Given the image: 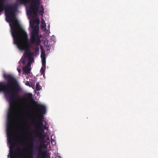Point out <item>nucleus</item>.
<instances>
[{
	"label": "nucleus",
	"mask_w": 158,
	"mask_h": 158,
	"mask_svg": "<svg viewBox=\"0 0 158 158\" xmlns=\"http://www.w3.org/2000/svg\"><path fill=\"white\" fill-rule=\"evenodd\" d=\"M29 60V61H30V60H31V62H32L34 60L33 58L32 57H31V58L30 59H28Z\"/></svg>",
	"instance_id": "c85d7f7f"
},
{
	"label": "nucleus",
	"mask_w": 158,
	"mask_h": 158,
	"mask_svg": "<svg viewBox=\"0 0 158 158\" xmlns=\"http://www.w3.org/2000/svg\"><path fill=\"white\" fill-rule=\"evenodd\" d=\"M45 125H44L46 126H47V123L46 122V121L44 122Z\"/></svg>",
	"instance_id": "2f4dec72"
},
{
	"label": "nucleus",
	"mask_w": 158,
	"mask_h": 158,
	"mask_svg": "<svg viewBox=\"0 0 158 158\" xmlns=\"http://www.w3.org/2000/svg\"><path fill=\"white\" fill-rule=\"evenodd\" d=\"M15 139H13L12 137L11 138H8V142L10 145V150H13V148L15 147V145L16 144L15 143Z\"/></svg>",
	"instance_id": "1a4fd4ad"
},
{
	"label": "nucleus",
	"mask_w": 158,
	"mask_h": 158,
	"mask_svg": "<svg viewBox=\"0 0 158 158\" xmlns=\"http://www.w3.org/2000/svg\"><path fill=\"white\" fill-rule=\"evenodd\" d=\"M36 11H32V13H33V15H34V16H36L37 15V12H36Z\"/></svg>",
	"instance_id": "b1692460"
},
{
	"label": "nucleus",
	"mask_w": 158,
	"mask_h": 158,
	"mask_svg": "<svg viewBox=\"0 0 158 158\" xmlns=\"http://www.w3.org/2000/svg\"><path fill=\"white\" fill-rule=\"evenodd\" d=\"M30 27L32 29V30H31V35H32V31L35 30V29H36L38 31V33L39 32V27L38 26H36L34 28V22H31V21L30 22Z\"/></svg>",
	"instance_id": "9b49d317"
},
{
	"label": "nucleus",
	"mask_w": 158,
	"mask_h": 158,
	"mask_svg": "<svg viewBox=\"0 0 158 158\" xmlns=\"http://www.w3.org/2000/svg\"><path fill=\"white\" fill-rule=\"evenodd\" d=\"M46 69V66H42L40 69V72L41 73V74H43V76L44 75V72Z\"/></svg>",
	"instance_id": "2eb2a0df"
},
{
	"label": "nucleus",
	"mask_w": 158,
	"mask_h": 158,
	"mask_svg": "<svg viewBox=\"0 0 158 158\" xmlns=\"http://www.w3.org/2000/svg\"><path fill=\"white\" fill-rule=\"evenodd\" d=\"M32 63V62H31V60H30L29 62L27 63V66H28L29 67L31 66V65Z\"/></svg>",
	"instance_id": "4be33fe9"
},
{
	"label": "nucleus",
	"mask_w": 158,
	"mask_h": 158,
	"mask_svg": "<svg viewBox=\"0 0 158 158\" xmlns=\"http://www.w3.org/2000/svg\"><path fill=\"white\" fill-rule=\"evenodd\" d=\"M23 71L26 73H29L31 71V69L28 66H26L23 68Z\"/></svg>",
	"instance_id": "f8f14e48"
},
{
	"label": "nucleus",
	"mask_w": 158,
	"mask_h": 158,
	"mask_svg": "<svg viewBox=\"0 0 158 158\" xmlns=\"http://www.w3.org/2000/svg\"><path fill=\"white\" fill-rule=\"evenodd\" d=\"M15 12V11H13ZM11 20H10L6 17V19L8 20L9 22H12L13 27H11V33L14 39V43L16 44L18 48L21 51L24 50L23 56L27 57L28 59H30L35 55L34 52H31L30 49V45L28 42L27 35L26 32L23 30H21L19 32L18 30L17 25L19 23L17 20L13 21V19H15L16 17L14 18L11 17Z\"/></svg>",
	"instance_id": "f03ea898"
},
{
	"label": "nucleus",
	"mask_w": 158,
	"mask_h": 158,
	"mask_svg": "<svg viewBox=\"0 0 158 158\" xmlns=\"http://www.w3.org/2000/svg\"><path fill=\"white\" fill-rule=\"evenodd\" d=\"M36 23H38V24L39 23V20L38 19H37L36 20Z\"/></svg>",
	"instance_id": "7c9ffc66"
},
{
	"label": "nucleus",
	"mask_w": 158,
	"mask_h": 158,
	"mask_svg": "<svg viewBox=\"0 0 158 158\" xmlns=\"http://www.w3.org/2000/svg\"><path fill=\"white\" fill-rule=\"evenodd\" d=\"M31 148H32L33 147V143H32L31 145Z\"/></svg>",
	"instance_id": "473e14b6"
},
{
	"label": "nucleus",
	"mask_w": 158,
	"mask_h": 158,
	"mask_svg": "<svg viewBox=\"0 0 158 158\" xmlns=\"http://www.w3.org/2000/svg\"><path fill=\"white\" fill-rule=\"evenodd\" d=\"M41 59H46L45 57V52L44 51H43L42 50V49H41Z\"/></svg>",
	"instance_id": "4468645a"
},
{
	"label": "nucleus",
	"mask_w": 158,
	"mask_h": 158,
	"mask_svg": "<svg viewBox=\"0 0 158 158\" xmlns=\"http://www.w3.org/2000/svg\"><path fill=\"white\" fill-rule=\"evenodd\" d=\"M46 26V25L45 24H41V27L43 29L44 28V27Z\"/></svg>",
	"instance_id": "a878e982"
},
{
	"label": "nucleus",
	"mask_w": 158,
	"mask_h": 158,
	"mask_svg": "<svg viewBox=\"0 0 158 158\" xmlns=\"http://www.w3.org/2000/svg\"><path fill=\"white\" fill-rule=\"evenodd\" d=\"M22 149L19 148H18L15 151L16 152H19L21 151L22 150Z\"/></svg>",
	"instance_id": "393cba45"
},
{
	"label": "nucleus",
	"mask_w": 158,
	"mask_h": 158,
	"mask_svg": "<svg viewBox=\"0 0 158 158\" xmlns=\"http://www.w3.org/2000/svg\"><path fill=\"white\" fill-rule=\"evenodd\" d=\"M47 139V141H48V142H50V139H49V138L48 137H47L46 138Z\"/></svg>",
	"instance_id": "c756f323"
},
{
	"label": "nucleus",
	"mask_w": 158,
	"mask_h": 158,
	"mask_svg": "<svg viewBox=\"0 0 158 158\" xmlns=\"http://www.w3.org/2000/svg\"><path fill=\"white\" fill-rule=\"evenodd\" d=\"M27 97L29 98L32 99V94H29L27 95Z\"/></svg>",
	"instance_id": "412c9836"
},
{
	"label": "nucleus",
	"mask_w": 158,
	"mask_h": 158,
	"mask_svg": "<svg viewBox=\"0 0 158 158\" xmlns=\"http://www.w3.org/2000/svg\"><path fill=\"white\" fill-rule=\"evenodd\" d=\"M9 154L10 155V158H26L24 156H22V155H16L13 151H12L11 153L10 152Z\"/></svg>",
	"instance_id": "9d476101"
},
{
	"label": "nucleus",
	"mask_w": 158,
	"mask_h": 158,
	"mask_svg": "<svg viewBox=\"0 0 158 158\" xmlns=\"http://www.w3.org/2000/svg\"><path fill=\"white\" fill-rule=\"evenodd\" d=\"M17 70H18V71L19 72V73H21V69H17Z\"/></svg>",
	"instance_id": "cd10ccee"
},
{
	"label": "nucleus",
	"mask_w": 158,
	"mask_h": 158,
	"mask_svg": "<svg viewBox=\"0 0 158 158\" xmlns=\"http://www.w3.org/2000/svg\"><path fill=\"white\" fill-rule=\"evenodd\" d=\"M38 11L39 15H40L42 17H43L44 13V8L42 6H41L39 10Z\"/></svg>",
	"instance_id": "ddd939ff"
},
{
	"label": "nucleus",
	"mask_w": 158,
	"mask_h": 158,
	"mask_svg": "<svg viewBox=\"0 0 158 158\" xmlns=\"http://www.w3.org/2000/svg\"><path fill=\"white\" fill-rule=\"evenodd\" d=\"M32 3L33 6H31L28 8L27 11V14L28 15H31L32 11H38V7L40 4V0H32Z\"/></svg>",
	"instance_id": "423d86ee"
},
{
	"label": "nucleus",
	"mask_w": 158,
	"mask_h": 158,
	"mask_svg": "<svg viewBox=\"0 0 158 158\" xmlns=\"http://www.w3.org/2000/svg\"><path fill=\"white\" fill-rule=\"evenodd\" d=\"M41 89V87L39 83V82H37L36 84V90L39 91Z\"/></svg>",
	"instance_id": "dca6fc26"
},
{
	"label": "nucleus",
	"mask_w": 158,
	"mask_h": 158,
	"mask_svg": "<svg viewBox=\"0 0 158 158\" xmlns=\"http://www.w3.org/2000/svg\"><path fill=\"white\" fill-rule=\"evenodd\" d=\"M45 24L44 21L43 20V19H42L41 24Z\"/></svg>",
	"instance_id": "bb28decb"
},
{
	"label": "nucleus",
	"mask_w": 158,
	"mask_h": 158,
	"mask_svg": "<svg viewBox=\"0 0 158 158\" xmlns=\"http://www.w3.org/2000/svg\"><path fill=\"white\" fill-rule=\"evenodd\" d=\"M31 152L30 155L29 156V158H33V150L32 149H31Z\"/></svg>",
	"instance_id": "a211bd4d"
},
{
	"label": "nucleus",
	"mask_w": 158,
	"mask_h": 158,
	"mask_svg": "<svg viewBox=\"0 0 158 158\" xmlns=\"http://www.w3.org/2000/svg\"><path fill=\"white\" fill-rule=\"evenodd\" d=\"M32 35L31 36V44L35 43V55L39 54V46L40 43V39L38 34V31L36 29L33 31L32 32Z\"/></svg>",
	"instance_id": "20e7f679"
},
{
	"label": "nucleus",
	"mask_w": 158,
	"mask_h": 158,
	"mask_svg": "<svg viewBox=\"0 0 158 158\" xmlns=\"http://www.w3.org/2000/svg\"><path fill=\"white\" fill-rule=\"evenodd\" d=\"M38 128V129L37 130L36 132L37 136L39 137L40 139L43 140L46 137V135L44 134V130L40 126H39Z\"/></svg>",
	"instance_id": "0eeeda50"
},
{
	"label": "nucleus",
	"mask_w": 158,
	"mask_h": 158,
	"mask_svg": "<svg viewBox=\"0 0 158 158\" xmlns=\"http://www.w3.org/2000/svg\"><path fill=\"white\" fill-rule=\"evenodd\" d=\"M38 155L39 156L36 158H46L48 156V154L47 152L44 151L41 148L39 150Z\"/></svg>",
	"instance_id": "6e6552de"
},
{
	"label": "nucleus",
	"mask_w": 158,
	"mask_h": 158,
	"mask_svg": "<svg viewBox=\"0 0 158 158\" xmlns=\"http://www.w3.org/2000/svg\"><path fill=\"white\" fill-rule=\"evenodd\" d=\"M25 85L28 86H31V85H30V83L28 81H27L26 82Z\"/></svg>",
	"instance_id": "5701e85b"
},
{
	"label": "nucleus",
	"mask_w": 158,
	"mask_h": 158,
	"mask_svg": "<svg viewBox=\"0 0 158 158\" xmlns=\"http://www.w3.org/2000/svg\"><path fill=\"white\" fill-rule=\"evenodd\" d=\"M37 108L39 110L40 113V116H38L37 114L35 115V119L32 120L33 122H35L36 121V118H37L39 120V126L41 127L43 125V122L44 121V117L43 115L45 114L46 112V107L42 104H38L37 105Z\"/></svg>",
	"instance_id": "39448f33"
},
{
	"label": "nucleus",
	"mask_w": 158,
	"mask_h": 158,
	"mask_svg": "<svg viewBox=\"0 0 158 158\" xmlns=\"http://www.w3.org/2000/svg\"><path fill=\"white\" fill-rule=\"evenodd\" d=\"M41 127L43 129H44L45 130H47L48 129V127L44 125L43 124V125H42Z\"/></svg>",
	"instance_id": "aec40b11"
},
{
	"label": "nucleus",
	"mask_w": 158,
	"mask_h": 158,
	"mask_svg": "<svg viewBox=\"0 0 158 158\" xmlns=\"http://www.w3.org/2000/svg\"><path fill=\"white\" fill-rule=\"evenodd\" d=\"M26 58H27V57H25V56H24V57H22V59H21L20 61L19 62V63L21 62L23 64H25Z\"/></svg>",
	"instance_id": "f3484780"
},
{
	"label": "nucleus",
	"mask_w": 158,
	"mask_h": 158,
	"mask_svg": "<svg viewBox=\"0 0 158 158\" xmlns=\"http://www.w3.org/2000/svg\"><path fill=\"white\" fill-rule=\"evenodd\" d=\"M3 77L7 82L6 83L5 82H0V92H3L9 96L8 102L10 106L7 113L8 123L6 124L8 133L11 131V120L14 114L15 100L19 97V89L16 86L17 82L15 77L11 75L5 74L3 75Z\"/></svg>",
	"instance_id": "f257e3e1"
},
{
	"label": "nucleus",
	"mask_w": 158,
	"mask_h": 158,
	"mask_svg": "<svg viewBox=\"0 0 158 158\" xmlns=\"http://www.w3.org/2000/svg\"><path fill=\"white\" fill-rule=\"evenodd\" d=\"M42 66H46V59H42Z\"/></svg>",
	"instance_id": "6ab92c4d"
},
{
	"label": "nucleus",
	"mask_w": 158,
	"mask_h": 158,
	"mask_svg": "<svg viewBox=\"0 0 158 158\" xmlns=\"http://www.w3.org/2000/svg\"><path fill=\"white\" fill-rule=\"evenodd\" d=\"M4 0H0V13L3 10H5V14L7 18L11 20V17L15 18V12L17 8V5L16 4H14L5 6L4 2Z\"/></svg>",
	"instance_id": "7ed1b4c3"
}]
</instances>
